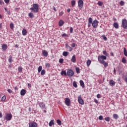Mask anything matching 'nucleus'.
I'll return each mask as SVG.
<instances>
[{
  "label": "nucleus",
  "mask_w": 127,
  "mask_h": 127,
  "mask_svg": "<svg viewBox=\"0 0 127 127\" xmlns=\"http://www.w3.org/2000/svg\"><path fill=\"white\" fill-rule=\"evenodd\" d=\"M98 60L99 62L101 64H103V65H104V67H108V63L105 62V61H104L107 60V57L104 55L99 56L98 57Z\"/></svg>",
  "instance_id": "f257e3e1"
},
{
  "label": "nucleus",
  "mask_w": 127,
  "mask_h": 127,
  "mask_svg": "<svg viewBox=\"0 0 127 127\" xmlns=\"http://www.w3.org/2000/svg\"><path fill=\"white\" fill-rule=\"evenodd\" d=\"M11 119H12V115L11 113H6L3 117V121L8 122L11 121Z\"/></svg>",
  "instance_id": "f03ea898"
},
{
  "label": "nucleus",
  "mask_w": 127,
  "mask_h": 127,
  "mask_svg": "<svg viewBox=\"0 0 127 127\" xmlns=\"http://www.w3.org/2000/svg\"><path fill=\"white\" fill-rule=\"evenodd\" d=\"M39 9V6L37 3H34L33 4V7L30 8V10H32L33 12H38V10Z\"/></svg>",
  "instance_id": "7ed1b4c3"
},
{
  "label": "nucleus",
  "mask_w": 127,
  "mask_h": 127,
  "mask_svg": "<svg viewBox=\"0 0 127 127\" xmlns=\"http://www.w3.org/2000/svg\"><path fill=\"white\" fill-rule=\"evenodd\" d=\"M122 26L124 29H127V19L124 18L122 19Z\"/></svg>",
  "instance_id": "20e7f679"
},
{
  "label": "nucleus",
  "mask_w": 127,
  "mask_h": 127,
  "mask_svg": "<svg viewBox=\"0 0 127 127\" xmlns=\"http://www.w3.org/2000/svg\"><path fill=\"white\" fill-rule=\"evenodd\" d=\"M67 75L68 77H73L74 75V71L72 69H68L67 71Z\"/></svg>",
  "instance_id": "39448f33"
},
{
  "label": "nucleus",
  "mask_w": 127,
  "mask_h": 127,
  "mask_svg": "<svg viewBox=\"0 0 127 127\" xmlns=\"http://www.w3.org/2000/svg\"><path fill=\"white\" fill-rule=\"evenodd\" d=\"M78 5L79 9H81L84 6V2L83 0H79L78 1Z\"/></svg>",
  "instance_id": "423d86ee"
},
{
  "label": "nucleus",
  "mask_w": 127,
  "mask_h": 127,
  "mask_svg": "<svg viewBox=\"0 0 127 127\" xmlns=\"http://www.w3.org/2000/svg\"><path fill=\"white\" fill-rule=\"evenodd\" d=\"M98 23L99 22L98 21V20L96 19L92 22L91 24H92V26L94 28H97V27H98Z\"/></svg>",
  "instance_id": "0eeeda50"
},
{
  "label": "nucleus",
  "mask_w": 127,
  "mask_h": 127,
  "mask_svg": "<svg viewBox=\"0 0 127 127\" xmlns=\"http://www.w3.org/2000/svg\"><path fill=\"white\" fill-rule=\"evenodd\" d=\"M37 123L35 122H29V127H37Z\"/></svg>",
  "instance_id": "6e6552de"
},
{
  "label": "nucleus",
  "mask_w": 127,
  "mask_h": 127,
  "mask_svg": "<svg viewBox=\"0 0 127 127\" xmlns=\"http://www.w3.org/2000/svg\"><path fill=\"white\" fill-rule=\"evenodd\" d=\"M77 99L79 104H80V105H84V100H83V99H82V97L81 96V95L79 96Z\"/></svg>",
  "instance_id": "1a4fd4ad"
},
{
  "label": "nucleus",
  "mask_w": 127,
  "mask_h": 127,
  "mask_svg": "<svg viewBox=\"0 0 127 127\" xmlns=\"http://www.w3.org/2000/svg\"><path fill=\"white\" fill-rule=\"evenodd\" d=\"M65 104L66 106L69 107L71 104V101H70V99L66 98L65 99Z\"/></svg>",
  "instance_id": "9d476101"
},
{
  "label": "nucleus",
  "mask_w": 127,
  "mask_h": 127,
  "mask_svg": "<svg viewBox=\"0 0 127 127\" xmlns=\"http://www.w3.org/2000/svg\"><path fill=\"white\" fill-rule=\"evenodd\" d=\"M39 106L41 109H46V106L44 102H40L39 103Z\"/></svg>",
  "instance_id": "9b49d317"
},
{
  "label": "nucleus",
  "mask_w": 127,
  "mask_h": 127,
  "mask_svg": "<svg viewBox=\"0 0 127 127\" xmlns=\"http://www.w3.org/2000/svg\"><path fill=\"white\" fill-rule=\"evenodd\" d=\"M65 48L69 51H72V50H73V48L70 47L68 44H65Z\"/></svg>",
  "instance_id": "f8f14e48"
},
{
  "label": "nucleus",
  "mask_w": 127,
  "mask_h": 127,
  "mask_svg": "<svg viewBox=\"0 0 127 127\" xmlns=\"http://www.w3.org/2000/svg\"><path fill=\"white\" fill-rule=\"evenodd\" d=\"M1 48L2 50L4 51V50H6L7 49V45L5 44H3L1 45Z\"/></svg>",
  "instance_id": "ddd939ff"
},
{
  "label": "nucleus",
  "mask_w": 127,
  "mask_h": 127,
  "mask_svg": "<svg viewBox=\"0 0 127 127\" xmlns=\"http://www.w3.org/2000/svg\"><path fill=\"white\" fill-rule=\"evenodd\" d=\"M42 55L45 57H47L48 56V52L46 51V50H43L42 51Z\"/></svg>",
  "instance_id": "4468645a"
},
{
  "label": "nucleus",
  "mask_w": 127,
  "mask_h": 127,
  "mask_svg": "<svg viewBox=\"0 0 127 127\" xmlns=\"http://www.w3.org/2000/svg\"><path fill=\"white\" fill-rule=\"evenodd\" d=\"M109 84L110 86H111L112 87H114V86L116 85V82L113 80H110L109 81Z\"/></svg>",
  "instance_id": "2eb2a0df"
},
{
  "label": "nucleus",
  "mask_w": 127,
  "mask_h": 127,
  "mask_svg": "<svg viewBox=\"0 0 127 127\" xmlns=\"http://www.w3.org/2000/svg\"><path fill=\"white\" fill-rule=\"evenodd\" d=\"M26 94V90L25 89H22L20 91L21 96H24Z\"/></svg>",
  "instance_id": "dca6fc26"
},
{
  "label": "nucleus",
  "mask_w": 127,
  "mask_h": 127,
  "mask_svg": "<svg viewBox=\"0 0 127 127\" xmlns=\"http://www.w3.org/2000/svg\"><path fill=\"white\" fill-rule=\"evenodd\" d=\"M22 35H23V36H25V35H26V34H27V31H26V29H23L22 31Z\"/></svg>",
  "instance_id": "f3484780"
},
{
  "label": "nucleus",
  "mask_w": 127,
  "mask_h": 127,
  "mask_svg": "<svg viewBox=\"0 0 127 127\" xmlns=\"http://www.w3.org/2000/svg\"><path fill=\"white\" fill-rule=\"evenodd\" d=\"M71 62H73V63H76V57L75 55H73L71 59Z\"/></svg>",
  "instance_id": "a211bd4d"
},
{
  "label": "nucleus",
  "mask_w": 127,
  "mask_h": 127,
  "mask_svg": "<svg viewBox=\"0 0 127 127\" xmlns=\"http://www.w3.org/2000/svg\"><path fill=\"white\" fill-rule=\"evenodd\" d=\"M54 120H51L49 124V127H52V126H54Z\"/></svg>",
  "instance_id": "6ab92c4d"
},
{
  "label": "nucleus",
  "mask_w": 127,
  "mask_h": 127,
  "mask_svg": "<svg viewBox=\"0 0 127 127\" xmlns=\"http://www.w3.org/2000/svg\"><path fill=\"white\" fill-rule=\"evenodd\" d=\"M79 83L82 88H85V83H84V81H83V80H80Z\"/></svg>",
  "instance_id": "aec40b11"
},
{
  "label": "nucleus",
  "mask_w": 127,
  "mask_h": 127,
  "mask_svg": "<svg viewBox=\"0 0 127 127\" xmlns=\"http://www.w3.org/2000/svg\"><path fill=\"white\" fill-rule=\"evenodd\" d=\"M64 24V21L63 20H61L59 22V26L61 27Z\"/></svg>",
  "instance_id": "412c9836"
},
{
  "label": "nucleus",
  "mask_w": 127,
  "mask_h": 127,
  "mask_svg": "<svg viewBox=\"0 0 127 127\" xmlns=\"http://www.w3.org/2000/svg\"><path fill=\"white\" fill-rule=\"evenodd\" d=\"M91 63H92V61H91L90 60H87V61L86 62V65H87V67H89L90 66V65H91Z\"/></svg>",
  "instance_id": "4be33fe9"
},
{
  "label": "nucleus",
  "mask_w": 127,
  "mask_h": 127,
  "mask_svg": "<svg viewBox=\"0 0 127 127\" xmlns=\"http://www.w3.org/2000/svg\"><path fill=\"white\" fill-rule=\"evenodd\" d=\"M113 26L115 28H119V23L118 22H115L113 24Z\"/></svg>",
  "instance_id": "5701e85b"
},
{
  "label": "nucleus",
  "mask_w": 127,
  "mask_h": 127,
  "mask_svg": "<svg viewBox=\"0 0 127 127\" xmlns=\"http://www.w3.org/2000/svg\"><path fill=\"white\" fill-rule=\"evenodd\" d=\"M71 3L72 7H74L75 6V4H76V1L74 0H72L71 1Z\"/></svg>",
  "instance_id": "b1692460"
},
{
  "label": "nucleus",
  "mask_w": 127,
  "mask_h": 127,
  "mask_svg": "<svg viewBox=\"0 0 127 127\" xmlns=\"http://www.w3.org/2000/svg\"><path fill=\"white\" fill-rule=\"evenodd\" d=\"M63 56H64L65 57H67V55H69V52H64L63 53Z\"/></svg>",
  "instance_id": "393cba45"
},
{
  "label": "nucleus",
  "mask_w": 127,
  "mask_h": 127,
  "mask_svg": "<svg viewBox=\"0 0 127 127\" xmlns=\"http://www.w3.org/2000/svg\"><path fill=\"white\" fill-rule=\"evenodd\" d=\"M113 118L115 119V120H118L119 118V115L117 114H113Z\"/></svg>",
  "instance_id": "a878e982"
},
{
  "label": "nucleus",
  "mask_w": 127,
  "mask_h": 127,
  "mask_svg": "<svg viewBox=\"0 0 127 127\" xmlns=\"http://www.w3.org/2000/svg\"><path fill=\"white\" fill-rule=\"evenodd\" d=\"M124 54L125 56H126V57H127V49H126V48H124Z\"/></svg>",
  "instance_id": "bb28decb"
},
{
  "label": "nucleus",
  "mask_w": 127,
  "mask_h": 127,
  "mask_svg": "<svg viewBox=\"0 0 127 127\" xmlns=\"http://www.w3.org/2000/svg\"><path fill=\"white\" fill-rule=\"evenodd\" d=\"M88 23L92 24L93 23V19L91 17L89 18L88 19Z\"/></svg>",
  "instance_id": "cd10ccee"
},
{
  "label": "nucleus",
  "mask_w": 127,
  "mask_h": 127,
  "mask_svg": "<svg viewBox=\"0 0 127 127\" xmlns=\"http://www.w3.org/2000/svg\"><path fill=\"white\" fill-rule=\"evenodd\" d=\"M10 28L13 30V29L14 28V25L13 24V23H11L10 24Z\"/></svg>",
  "instance_id": "c85d7f7f"
},
{
  "label": "nucleus",
  "mask_w": 127,
  "mask_h": 127,
  "mask_svg": "<svg viewBox=\"0 0 127 127\" xmlns=\"http://www.w3.org/2000/svg\"><path fill=\"white\" fill-rule=\"evenodd\" d=\"M122 62L124 64H126L127 63V60L126 59V58L125 57L123 58Z\"/></svg>",
  "instance_id": "c756f323"
},
{
  "label": "nucleus",
  "mask_w": 127,
  "mask_h": 127,
  "mask_svg": "<svg viewBox=\"0 0 127 127\" xmlns=\"http://www.w3.org/2000/svg\"><path fill=\"white\" fill-rule=\"evenodd\" d=\"M8 62L9 63H11L12 62V56H10L9 57Z\"/></svg>",
  "instance_id": "7c9ffc66"
},
{
  "label": "nucleus",
  "mask_w": 127,
  "mask_h": 127,
  "mask_svg": "<svg viewBox=\"0 0 127 127\" xmlns=\"http://www.w3.org/2000/svg\"><path fill=\"white\" fill-rule=\"evenodd\" d=\"M5 100H6V96H5V95H4L1 98V102H3L4 101H5Z\"/></svg>",
  "instance_id": "2f4dec72"
},
{
  "label": "nucleus",
  "mask_w": 127,
  "mask_h": 127,
  "mask_svg": "<svg viewBox=\"0 0 127 127\" xmlns=\"http://www.w3.org/2000/svg\"><path fill=\"white\" fill-rule=\"evenodd\" d=\"M18 71L19 72V73H21L22 72V67L19 66L18 67Z\"/></svg>",
  "instance_id": "473e14b6"
},
{
  "label": "nucleus",
  "mask_w": 127,
  "mask_h": 127,
  "mask_svg": "<svg viewBox=\"0 0 127 127\" xmlns=\"http://www.w3.org/2000/svg\"><path fill=\"white\" fill-rule=\"evenodd\" d=\"M61 75H64V76H66L67 75V73H66V71L65 70H62L61 72Z\"/></svg>",
  "instance_id": "72a5a7b5"
},
{
  "label": "nucleus",
  "mask_w": 127,
  "mask_h": 127,
  "mask_svg": "<svg viewBox=\"0 0 127 127\" xmlns=\"http://www.w3.org/2000/svg\"><path fill=\"white\" fill-rule=\"evenodd\" d=\"M28 15H29V17H30V18H33V17H34V15H33V13L30 12L28 14Z\"/></svg>",
  "instance_id": "f704fd0d"
},
{
  "label": "nucleus",
  "mask_w": 127,
  "mask_h": 127,
  "mask_svg": "<svg viewBox=\"0 0 127 127\" xmlns=\"http://www.w3.org/2000/svg\"><path fill=\"white\" fill-rule=\"evenodd\" d=\"M97 4H98L99 6H102L104 4V3L102 1H99Z\"/></svg>",
  "instance_id": "c9c22d12"
},
{
  "label": "nucleus",
  "mask_w": 127,
  "mask_h": 127,
  "mask_svg": "<svg viewBox=\"0 0 127 127\" xmlns=\"http://www.w3.org/2000/svg\"><path fill=\"white\" fill-rule=\"evenodd\" d=\"M73 87H74V88H77L78 87V85H77V83L76 82V81H73Z\"/></svg>",
  "instance_id": "e433bc0d"
},
{
  "label": "nucleus",
  "mask_w": 127,
  "mask_h": 127,
  "mask_svg": "<svg viewBox=\"0 0 127 127\" xmlns=\"http://www.w3.org/2000/svg\"><path fill=\"white\" fill-rule=\"evenodd\" d=\"M57 124H58V125L59 126H61V125H62V122H61V121H60V120H57Z\"/></svg>",
  "instance_id": "4c0bfd02"
},
{
  "label": "nucleus",
  "mask_w": 127,
  "mask_h": 127,
  "mask_svg": "<svg viewBox=\"0 0 127 127\" xmlns=\"http://www.w3.org/2000/svg\"><path fill=\"white\" fill-rule=\"evenodd\" d=\"M76 72L77 73V74H79L80 73V68L78 67H76L75 68Z\"/></svg>",
  "instance_id": "58836bf2"
},
{
  "label": "nucleus",
  "mask_w": 127,
  "mask_h": 127,
  "mask_svg": "<svg viewBox=\"0 0 127 127\" xmlns=\"http://www.w3.org/2000/svg\"><path fill=\"white\" fill-rule=\"evenodd\" d=\"M41 70H42V66H39L38 69V72L40 73V72H41Z\"/></svg>",
  "instance_id": "ea45409f"
},
{
  "label": "nucleus",
  "mask_w": 127,
  "mask_h": 127,
  "mask_svg": "<svg viewBox=\"0 0 127 127\" xmlns=\"http://www.w3.org/2000/svg\"><path fill=\"white\" fill-rule=\"evenodd\" d=\"M105 121L106 122H110V121H111V118L110 117H106L105 118Z\"/></svg>",
  "instance_id": "a19ab883"
},
{
  "label": "nucleus",
  "mask_w": 127,
  "mask_h": 127,
  "mask_svg": "<svg viewBox=\"0 0 127 127\" xmlns=\"http://www.w3.org/2000/svg\"><path fill=\"white\" fill-rule=\"evenodd\" d=\"M120 4L121 6H123V5H125V2L123 0H121L120 1Z\"/></svg>",
  "instance_id": "79ce46f5"
},
{
  "label": "nucleus",
  "mask_w": 127,
  "mask_h": 127,
  "mask_svg": "<svg viewBox=\"0 0 127 127\" xmlns=\"http://www.w3.org/2000/svg\"><path fill=\"white\" fill-rule=\"evenodd\" d=\"M45 70L43 69L41 72V75H45Z\"/></svg>",
  "instance_id": "37998d69"
},
{
  "label": "nucleus",
  "mask_w": 127,
  "mask_h": 127,
  "mask_svg": "<svg viewBox=\"0 0 127 127\" xmlns=\"http://www.w3.org/2000/svg\"><path fill=\"white\" fill-rule=\"evenodd\" d=\"M64 61V59H60L59 60V63H61V64H62Z\"/></svg>",
  "instance_id": "c03bdc74"
},
{
  "label": "nucleus",
  "mask_w": 127,
  "mask_h": 127,
  "mask_svg": "<svg viewBox=\"0 0 127 127\" xmlns=\"http://www.w3.org/2000/svg\"><path fill=\"white\" fill-rule=\"evenodd\" d=\"M62 36L63 37H68V36L65 33H64V34H62Z\"/></svg>",
  "instance_id": "a18cd8bd"
},
{
  "label": "nucleus",
  "mask_w": 127,
  "mask_h": 127,
  "mask_svg": "<svg viewBox=\"0 0 127 127\" xmlns=\"http://www.w3.org/2000/svg\"><path fill=\"white\" fill-rule=\"evenodd\" d=\"M45 66L46 67H47V68H49V67H50V63H46L45 64Z\"/></svg>",
  "instance_id": "49530a36"
},
{
  "label": "nucleus",
  "mask_w": 127,
  "mask_h": 127,
  "mask_svg": "<svg viewBox=\"0 0 127 127\" xmlns=\"http://www.w3.org/2000/svg\"><path fill=\"white\" fill-rule=\"evenodd\" d=\"M99 120H100V121H102V120L104 119V118L103 117V116H100L98 117Z\"/></svg>",
  "instance_id": "de8ad7c7"
},
{
  "label": "nucleus",
  "mask_w": 127,
  "mask_h": 127,
  "mask_svg": "<svg viewBox=\"0 0 127 127\" xmlns=\"http://www.w3.org/2000/svg\"><path fill=\"white\" fill-rule=\"evenodd\" d=\"M63 14H64V12H63V11H62L59 13L60 16H62V15H63Z\"/></svg>",
  "instance_id": "09e8293b"
},
{
  "label": "nucleus",
  "mask_w": 127,
  "mask_h": 127,
  "mask_svg": "<svg viewBox=\"0 0 127 127\" xmlns=\"http://www.w3.org/2000/svg\"><path fill=\"white\" fill-rule=\"evenodd\" d=\"M7 91L8 93H9V94H11V93H12V90H11V89H8Z\"/></svg>",
  "instance_id": "8fccbe9b"
},
{
  "label": "nucleus",
  "mask_w": 127,
  "mask_h": 127,
  "mask_svg": "<svg viewBox=\"0 0 127 127\" xmlns=\"http://www.w3.org/2000/svg\"><path fill=\"white\" fill-rule=\"evenodd\" d=\"M103 54L104 55H105L106 56H107L108 53H107V51H103Z\"/></svg>",
  "instance_id": "3c124183"
},
{
  "label": "nucleus",
  "mask_w": 127,
  "mask_h": 127,
  "mask_svg": "<svg viewBox=\"0 0 127 127\" xmlns=\"http://www.w3.org/2000/svg\"><path fill=\"white\" fill-rule=\"evenodd\" d=\"M102 37H103V39H104V40H105V41H106V40H107V37H106V36H105V35H103V36H102Z\"/></svg>",
  "instance_id": "603ef678"
},
{
  "label": "nucleus",
  "mask_w": 127,
  "mask_h": 127,
  "mask_svg": "<svg viewBox=\"0 0 127 127\" xmlns=\"http://www.w3.org/2000/svg\"><path fill=\"white\" fill-rule=\"evenodd\" d=\"M71 47H73L74 48V47H76V44L73 43L71 44Z\"/></svg>",
  "instance_id": "864d4df0"
},
{
  "label": "nucleus",
  "mask_w": 127,
  "mask_h": 127,
  "mask_svg": "<svg viewBox=\"0 0 127 127\" xmlns=\"http://www.w3.org/2000/svg\"><path fill=\"white\" fill-rule=\"evenodd\" d=\"M70 33H73V28L72 27L70 28Z\"/></svg>",
  "instance_id": "5fc2aeb1"
},
{
  "label": "nucleus",
  "mask_w": 127,
  "mask_h": 127,
  "mask_svg": "<svg viewBox=\"0 0 127 127\" xmlns=\"http://www.w3.org/2000/svg\"><path fill=\"white\" fill-rule=\"evenodd\" d=\"M4 1L5 2V3H9V0H4Z\"/></svg>",
  "instance_id": "6e6d98bb"
},
{
  "label": "nucleus",
  "mask_w": 127,
  "mask_h": 127,
  "mask_svg": "<svg viewBox=\"0 0 127 127\" xmlns=\"http://www.w3.org/2000/svg\"><path fill=\"white\" fill-rule=\"evenodd\" d=\"M97 98H98V99H100L101 98V95L98 94L97 95Z\"/></svg>",
  "instance_id": "4d7b16f0"
},
{
  "label": "nucleus",
  "mask_w": 127,
  "mask_h": 127,
  "mask_svg": "<svg viewBox=\"0 0 127 127\" xmlns=\"http://www.w3.org/2000/svg\"><path fill=\"white\" fill-rule=\"evenodd\" d=\"M6 12H7V13H8V14H9V15H10V11L9 10H7L6 11Z\"/></svg>",
  "instance_id": "13d9d810"
},
{
  "label": "nucleus",
  "mask_w": 127,
  "mask_h": 127,
  "mask_svg": "<svg viewBox=\"0 0 127 127\" xmlns=\"http://www.w3.org/2000/svg\"><path fill=\"white\" fill-rule=\"evenodd\" d=\"M125 81L127 84V75L125 76Z\"/></svg>",
  "instance_id": "bf43d9fd"
},
{
  "label": "nucleus",
  "mask_w": 127,
  "mask_h": 127,
  "mask_svg": "<svg viewBox=\"0 0 127 127\" xmlns=\"http://www.w3.org/2000/svg\"><path fill=\"white\" fill-rule=\"evenodd\" d=\"M2 28V24L0 23V30Z\"/></svg>",
  "instance_id": "052dcab7"
},
{
  "label": "nucleus",
  "mask_w": 127,
  "mask_h": 127,
  "mask_svg": "<svg viewBox=\"0 0 127 127\" xmlns=\"http://www.w3.org/2000/svg\"><path fill=\"white\" fill-rule=\"evenodd\" d=\"M94 102L96 103V104H98V103H99V101L97 99H94Z\"/></svg>",
  "instance_id": "680f3d73"
},
{
  "label": "nucleus",
  "mask_w": 127,
  "mask_h": 127,
  "mask_svg": "<svg viewBox=\"0 0 127 127\" xmlns=\"http://www.w3.org/2000/svg\"><path fill=\"white\" fill-rule=\"evenodd\" d=\"M2 3H3V2L2 1V0H0V5H2Z\"/></svg>",
  "instance_id": "e2e57ef3"
},
{
  "label": "nucleus",
  "mask_w": 127,
  "mask_h": 127,
  "mask_svg": "<svg viewBox=\"0 0 127 127\" xmlns=\"http://www.w3.org/2000/svg\"><path fill=\"white\" fill-rule=\"evenodd\" d=\"M67 12H70V11H71V9L70 8H68L67 9Z\"/></svg>",
  "instance_id": "0e129e2a"
},
{
  "label": "nucleus",
  "mask_w": 127,
  "mask_h": 127,
  "mask_svg": "<svg viewBox=\"0 0 127 127\" xmlns=\"http://www.w3.org/2000/svg\"><path fill=\"white\" fill-rule=\"evenodd\" d=\"M110 55H111V56H114V53H113V52H111V53H110Z\"/></svg>",
  "instance_id": "69168bd1"
},
{
  "label": "nucleus",
  "mask_w": 127,
  "mask_h": 127,
  "mask_svg": "<svg viewBox=\"0 0 127 127\" xmlns=\"http://www.w3.org/2000/svg\"><path fill=\"white\" fill-rule=\"evenodd\" d=\"M0 118H2V113H0Z\"/></svg>",
  "instance_id": "338daca9"
},
{
  "label": "nucleus",
  "mask_w": 127,
  "mask_h": 127,
  "mask_svg": "<svg viewBox=\"0 0 127 127\" xmlns=\"http://www.w3.org/2000/svg\"><path fill=\"white\" fill-rule=\"evenodd\" d=\"M53 9L54 10H55V11H56V7H55V6H53Z\"/></svg>",
  "instance_id": "774afa93"
}]
</instances>
